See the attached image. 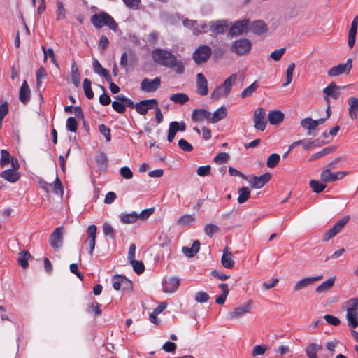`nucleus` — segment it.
<instances>
[{
  "label": "nucleus",
  "mask_w": 358,
  "mask_h": 358,
  "mask_svg": "<svg viewBox=\"0 0 358 358\" xmlns=\"http://www.w3.org/2000/svg\"><path fill=\"white\" fill-rule=\"evenodd\" d=\"M152 58L155 63L173 70L177 74L181 75L185 72L182 61L177 59L171 51L156 48L152 51Z\"/></svg>",
  "instance_id": "nucleus-1"
},
{
  "label": "nucleus",
  "mask_w": 358,
  "mask_h": 358,
  "mask_svg": "<svg viewBox=\"0 0 358 358\" xmlns=\"http://www.w3.org/2000/svg\"><path fill=\"white\" fill-rule=\"evenodd\" d=\"M91 23L96 28L101 29L103 26H108L111 30L116 31L118 24L115 20L106 12L101 11L94 14L91 17Z\"/></svg>",
  "instance_id": "nucleus-2"
},
{
  "label": "nucleus",
  "mask_w": 358,
  "mask_h": 358,
  "mask_svg": "<svg viewBox=\"0 0 358 358\" xmlns=\"http://www.w3.org/2000/svg\"><path fill=\"white\" fill-rule=\"evenodd\" d=\"M252 48V43L248 38H239L234 41L231 47L230 51L238 56H243L248 54Z\"/></svg>",
  "instance_id": "nucleus-3"
},
{
  "label": "nucleus",
  "mask_w": 358,
  "mask_h": 358,
  "mask_svg": "<svg viewBox=\"0 0 358 358\" xmlns=\"http://www.w3.org/2000/svg\"><path fill=\"white\" fill-rule=\"evenodd\" d=\"M213 51L210 46L201 45L192 54V59L196 64L200 65L207 62L212 55Z\"/></svg>",
  "instance_id": "nucleus-4"
},
{
  "label": "nucleus",
  "mask_w": 358,
  "mask_h": 358,
  "mask_svg": "<svg viewBox=\"0 0 358 358\" xmlns=\"http://www.w3.org/2000/svg\"><path fill=\"white\" fill-rule=\"evenodd\" d=\"M249 19L240 20L235 22L229 28L228 36L231 38L246 34L249 31Z\"/></svg>",
  "instance_id": "nucleus-5"
},
{
  "label": "nucleus",
  "mask_w": 358,
  "mask_h": 358,
  "mask_svg": "<svg viewBox=\"0 0 358 358\" xmlns=\"http://www.w3.org/2000/svg\"><path fill=\"white\" fill-rule=\"evenodd\" d=\"M350 307L347 309V320L349 327L356 328L358 326V299L354 298L350 300Z\"/></svg>",
  "instance_id": "nucleus-6"
},
{
  "label": "nucleus",
  "mask_w": 358,
  "mask_h": 358,
  "mask_svg": "<svg viewBox=\"0 0 358 358\" xmlns=\"http://www.w3.org/2000/svg\"><path fill=\"white\" fill-rule=\"evenodd\" d=\"M350 220V216L346 215L343 217L341 220L337 221L334 226L329 230H327L322 236V241L324 242L329 241L331 238L334 237L337 234H338L342 229L345 227V225Z\"/></svg>",
  "instance_id": "nucleus-7"
},
{
  "label": "nucleus",
  "mask_w": 358,
  "mask_h": 358,
  "mask_svg": "<svg viewBox=\"0 0 358 358\" xmlns=\"http://www.w3.org/2000/svg\"><path fill=\"white\" fill-rule=\"evenodd\" d=\"M64 229L63 227H57L49 237L50 245L55 250H58L63 245V236Z\"/></svg>",
  "instance_id": "nucleus-8"
},
{
  "label": "nucleus",
  "mask_w": 358,
  "mask_h": 358,
  "mask_svg": "<svg viewBox=\"0 0 358 358\" xmlns=\"http://www.w3.org/2000/svg\"><path fill=\"white\" fill-rule=\"evenodd\" d=\"M254 127L263 131L265 130L267 125V120L266 118V112L263 108H259L254 112L253 115Z\"/></svg>",
  "instance_id": "nucleus-9"
},
{
  "label": "nucleus",
  "mask_w": 358,
  "mask_h": 358,
  "mask_svg": "<svg viewBox=\"0 0 358 358\" xmlns=\"http://www.w3.org/2000/svg\"><path fill=\"white\" fill-rule=\"evenodd\" d=\"M330 169H325L321 172L320 179L324 182H331L342 179L348 174V171H338L331 173Z\"/></svg>",
  "instance_id": "nucleus-10"
},
{
  "label": "nucleus",
  "mask_w": 358,
  "mask_h": 358,
  "mask_svg": "<svg viewBox=\"0 0 358 358\" xmlns=\"http://www.w3.org/2000/svg\"><path fill=\"white\" fill-rule=\"evenodd\" d=\"M113 287L115 290H131L133 288L132 282L122 275L113 276Z\"/></svg>",
  "instance_id": "nucleus-11"
},
{
  "label": "nucleus",
  "mask_w": 358,
  "mask_h": 358,
  "mask_svg": "<svg viewBox=\"0 0 358 358\" xmlns=\"http://www.w3.org/2000/svg\"><path fill=\"white\" fill-rule=\"evenodd\" d=\"M157 106L158 101L155 99H144L136 103L135 109L138 114L145 115L148 110L157 108Z\"/></svg>",
  "instance_id": "nucleus-12"
},
{
  "label": "nucleus",
  "mask_w": 358,
  "mask_h": 358,
  "mask_svg": "<svg viewBox=\"0 0 358 358\" xmlns=\"http://www.w3.org/2000/svg\"><path fill=\"white\" fill-rule=\"evenodd\" d=\"M352 59H348L345 63L339 64L338 66L331 67L328 71L329 76H336L342 73L348 74L352 69Z\"/></svg>",
  "instance_id": "nucleus-13"
},
{
  "label": "nucleus",
  "mask_w": 358,
  "mask_h": 358,
  "mask_svg": "<svg viewBox=\"0 0 358 358\" xmlns=\"http://www.w3.org/2000/svg\"><path fill=\"white\" fill-rule=\"evenodd\" d=\"M20 167V164H17L16 167L12 166L11 169L4 170L0 173V177L9 182H16L20 178V173L17 171Z\"/></svg>",
  "instance_id": "nucleus-14"
},
{
  "label": "nucleus",
  "mask_w": 358,
  "mask_h": 358,
  "mask_svg": "<svg viewBox=\"0 0 358 358\" xmlns=\"http://www.w3.org/2000/svg\"><path fill=\"white\" fill-rule=\"evenodd\" d=\"M160 84L161 79L159 77H155L153 80L145 78L141 81V90L145 92H153L160 87Z\"/></svg>",
  "instance_id": "nucleus-15"
},
{
  "label": "nucleus",
  "mask_w": 358,
  "mask_h": 358,
  "mask_svg": "<svg viewBox=\"0 0 358 358\" xmlns=\"http://www.w3.org/2000/svg\"><path fill=\"white\" fill-rule=\"evenodd\" d=\"M180 285V279L177 277H165L162 281L163 291L165 293L175 292Z\"/></svg>",
  "instance_id": "nucleus-16"
},
{
  "label": "nucleus",
  "mask_w": 358,
  "mask_h": 358,
  "mask_svg": "<svg viewBox=\"0 0 358 358\" xmlns=\"http://www.w3.org/2000/svg\"><path fill=\"white\" fill-rule=\"evenodd\" d=\"M252 308V301L250 300L245 304L241 305L229 313L228 317L230 320L238 319L250 311Z\"/></svg>",
  "instance_id": "nucleus-17"
},
{
  "label": "nucleus",
  "mask_w": 358,
  "mask_h": 358,
  "mask_svg": "<svg viewBox=\"0 0 358 358\" xmlns=\"http://www.w3.org/2000/svg\"><path fill=\"white\" fill-rule=\"evenodd\" d=\"M340 88L341 87L337 86L334 82H331L323 90L324 100L327 103H330L329 96L332 97L334 99H337L338 98L340 95Z\"/></svg>",
  "instance_id": "nucleus-18"
},
{
  "label": "nucleus",
  "mask_w": 358,
  "mask_h": 358,
  "mask_svg": "<svg viewBox=\"0 0 358 358\" xmlns=\"http://www.w3.org/2000/svg\"><path fill=\"white\" fill-rule=\"evenodd\" d=\"M271 178L270 173L267 172L260 176H253L251 178L250 184L251 187L259 189L264 186Z\"/></svg>",
  "instance_id": "nucleus-19"
},
{
  "label": "nucleus",
  "mask_w": 358,
  "mask_h": 358,
  "mask_svg": "<svg viewBox=\"0 0 358 358\" xmlns=\"http://www.w3.org/2000/svg\"><path fill=\"white\" fill-rule=\"evenodd\" d=\"M249 30L256 35H262L268 31L267 24L262 20H254L250 22Z\"/></svg>",
  "instance_id": "nucleus-20"
},
{
  "label": "nucleus",
  "mask_w": 358,
  "mask_h": 358,
  "mask_svg": "<svg viewBox=\"0 0 358 358\" xmlns=\"http://www.w3.org/2000/svg\"><path fill=\"white\" fill-rule=\"evenodd\" d=\"M210 31L215 34H223L228 28L227 21L218 20L209 22Z\"/></svg>",
  "instance_id": "nucleus-21"
},
{
  "label": "nucleus",
  "mask_w": 358,
  "mask_h": 358,
  "mask_svg": "<svg viewBox=\"0 0 358 358\" xmlns=\"http://www.w3.org/2000/svg\"><path fill=\"white\" fill-rule=\"evenodd\" d=\"M1 155L0 166L2 168L8 166L9 163L11 164V166L15 167L17 164H20L17 159L12 156L7 150H1Z\"/></svg>",
  "instance_id": "nucleus-22"
},
{
  "label": "nucleus",
  "mask_w": 358,
  "mask_h": 358,
  "mask_svg": "<svg viewBox=\"0 0 358 358\" xmlns=\"http://www.w3.org/2000/svg\"><path fill=\"white\" fill-rule=\"evenodd\" d=\"M196 92L201 96L208 94V81L202 73L196 75Z\"/></svg>",
  "instance_id": "nucleus-23"
},
{
  "label": "nucleus",
  "mask_w": 358,
  "mask_h": 358,
  "mask_svg": "<svg viewBox=\"0 0 358 358\" xmlns=\"http://www.w3.org/2000/svg\"><path fill=\"white\" fill-rule=\"evenodd\" d=\"M211 113L204 108H196L192 111V119L196 122H203L204 120L210 121Z\"/></svg>",
  "instance_id": "nucleus-24"
},
{
  "label": "nucleus",
  "mask_w": 358,
  "mask_h": 358,
  "mask_svg": "<svg viewBox=\"0 0 358 358\" xmlns=\"http://www.w3.org/2000/svg\"><path fill=\"white\" fill-rule=\"evenodd\" d=\"M322 275L304 278L296 282L294 287V290L295 292H298L302 289L303 288L306 287L308 285L313 284L314 282L320 280L321 279H322Z\"/></svg>",
  "instance_id": "nucleus-25"
},
{
  "label": "nucleus",
  "mask_w": 358,
  "mask_h": 358,
  "mask_svg": "<svg viewBox=\"0 0 358 358\" xmlns=\"http://www.w3.org/2000/svg\"><path fill=\"white\" fill-rule=\"evenodd\" d=\"M88 243H89V254L92 257L93 255V251L96 244V227L94 224H91L87 228Z\"/></svg>",
  "instance_id": "nucleus-26"
},
{
  "label": "nucleus",
  "mask_w": 358,
  "mask_h": 358,
  "mask_svg": "<svg viewBox=\"0 0 358 358\" xmlns=\"http://www.w3.org/2000/svg\"><path fill=\"white\" fill-rule=\"evenodd\" d=\"M358 27V16H355L351 23L350 29L348 34V46L352 48L356 40V34Z\"/></svg>",
  "instance_id": "nucleus-27"
},
{
  "label": "nucleus",
  "mask_w": 358,
  "mask_h": 358,
  "mask_svg": "<svg viewBox=\"0 0 358 358\" xmlns=\"http://www.w3.org/2000/svg\"><path fill=\"white\" fill-rule=\"evenodd\" d=\"M31 96V90L26 80H24L19 92V99L23 104H27Z\"/></svg>",
  "instance_id": "nucleus-28"
},
{
  "label": "nucleus",
  "mask_w": 358,
  "mask_h": 358,
  "mask_svg": "<svg viewBox=\"0 0 358 358\" xmlns=\"http://www.w3.org/2000/svg\"><path fill=\"white\" fill-rule=\"evenodd\" d=\"M232 254L228 247L223 250V254L221 258V263L226 268H232L234 265V261L231 258Z\"/></svg>",
  "instance_id": "nucleus-29"
},
{
  "label": "nucleus",
  "mask_w": 358,
  "mask_h": 358,
  "mask_svg": "<svg viewBox=\"0 0 358 358\" xmlns=\"http://www.w3.org/2000/svg\"><path fill=\"white\" fill-rule=\"evenodd\" d=\"M285 115L280 110H271L268 113V119L271 124L278 125L283 121Z\"/></svg>",
  "instance_id": "nucleus-30"
},
{
  "label": "nucleus",
  "mask_w": 358,
  "mask_h": 358,
  "mask_svg": "<svg viewBox=\"0 0 358 358\" xmlns=\"http://www.w3.org/2000/svg\"><path fill=\"white\" fill-rule=\"evenodd\" d=\"M348 113L349 116L352 120H356L357 118L358 113V98L351 96L348 99Z\"/></svg>",
  "instance_id": "nucleus-31"
},
{
  "label": "nucleus",
  "mask_w": 358,
  "mask_h": 358,
  "mask_svg": "<svg viewBox=\"0 0 358 358\" xmlns=\"http://www.w3.org/2000/svg\"><path fill=\"white\" fill-rule=\"evenodd\" d=\"M322 349V346L315 343H309L306 349L305 352L308 358H318L317 352Z\"/></svg>",
  "instance_id": "nucleus-32"
},
{
  "label": "nucleus",
  "mask_w": 358,
  "mask_h": 358,
  "mask_svg": "<svg viewBox=\"0 0 358 358\" xmlns=\"http://www.w3.org/2000/svg\"><path fill=\"white\" fill-rule=\"evenodd\" d=\"M200 248V241L199 240L194 241L191 248L182 247V251L184 255L188 257H194L199 252Z\"/></svg>",
  "instance_id": "nucleus-33"
},
{
  "label": "nucleus",
  "mask_w": 358,
  "mask_h": 358,
  "mask_svg": "<svg viewBox=\"0 0 358 358\" xmlns=\"http://www.w3.org/2000/svg\"><path fill=\"white\" fill-rule=\"evenodd\" d=\"M237 78L236 73H232L229 78H227L223 83L222 88L224 90V96H227L229 94L232 85Z\"/></svg>",
  "instance_id": "nucleus-34"
},
{
  "label": "nucleus",
  "mask_w": 358,
  "mask_h": 358,
  "mask_svg": "<svg viewBox=\"0 0 358 358\" xmlns=\"http://www.w3.org/2000/svg\"><path fill=\"white\" fill-rule=\"evenodd\" d=\"M227 115V108L224 106H222L217 109L210 116V122L217 123L221 120L225 118Z\"/></svg>",
  "instance_id": "nucleus-35"
},
{
  "label": "nucleus",
  "mask_w": 358,
  "mask_h": 358,
  "mask_svg": "<svg viewBox=\"0 0 358 358\" xmlns=\"http://www.w3.org/2000/svg\"><path fill=\"white\" fill-rule=\"evenodd\" d=\"M335 283V277H331L324 282H323L321 285L317 286L315 289L316 292L317 293H323L329 291Z\"/></svg>",
  "instance_id": "nucleus-36"
},
{
  "label": "nucleus",
  "mask_w": 358,
  "mask_h": 358,
  "mask_svg": "<svg viewBox=\"0 0 358 358\" xmlns=\"http://www.w3.org/2000/svg\"><path fill=\"white\" fill-rule=\"evenodd\" d=\"M259 86V84L258 81H254L250 86L243 90L241 93L240 96L243 99L250 97L252 94L256 92Z\"/></svg>",
  "instance_id": "nucleus-37"
},
{
  "label": "nucleus",
  "mask_w": 358,
  "mask_h": 358,
  "mask_svg": "<svg viewBox=\"0 0 358 358\" xmlns=\"http://www.w3.org/2000/svg\"><path fill=\"white\" fill-rule=\"evenodd\" d=\"M31 257L29 252L27 250L22 251L19 253L18 264L24 269L27 268L29 266L28 260Z\"/></svg>",
  "instance_id": "nucleus-38"
},
{
  "label": "nucleus",
  "mask_w": 358,
  "mask_h": 358,
  "mask_svg": "<svg viewBox=\"0 0 358 358\" xmlns=\"http://www.w3.org/2000/svg\"><path fill=\"white\" fill-rule=\"evenodd\" d=\"M120 221L124 224L134 223L138 219V214L136 212H131L130 213H121L120 215Z\"/></svg>",
  "instance_id": "nucleus-39"
},
{
  "label": "nucleus",
  "mask_w": 358,
  "mask_h": 358,
  "mask_svg": "<svg viewBox=\"0 0 358 358\" xmlns=\"http://www.w3.org/2000/svg\"><path fill=\"white\" fill-rule=\"evenodd\" d=\"M169 99L175 103L183 105L189 101V98L188 95L185 93H176L171 94Z\"/></svg>",
  "instance_id": "nucleus-40"
},
{
  "label": "nucleus",
  "mask_w": 358,
  "mask_h": 358,
  "mask_svg": "<svg viewBox=\"0 0 358 358\" xmlns=\"http://www.w3.org/2000/svg\"><path fill=\"white\" fill-rule=\"evenodd\" d=\"M250 196V190L248 187H243L238 189V202L243 203L248 201Z\"/></svg>",
  "instance_id": "nucleus-41"
},
{
  "label": "nucleus",
  "mask_w": 358,
  "mask_h": 358,
  "mask_svg": "<svg viewBox=\"0 0 358 358\" xmlns=\"http://www.w3.org/2000/svg\"><path fill=\"white\" fill-rule=\"evenodd\" d=\"M301 126L308 131L309 135H314L313 130L315 128L313 120L311 117H306L301 121Z\"/></svg>",
  "instance_id": "nucleus-42"
},
{
  "label": "nucleus",
  "mask_w": 358,
  "mask_h": 358,
  "mask_svg": "<svg viewBox=\"0 0 358 358\" xmlns=\"http://www.w3.org/2000/svg\"><path fill=\"white\" fill-rule=\"evenodd\" d=\"M309 185L315 193L319 194L324 190L327 185L322 183L316 180H311Z\"/></svg>",
  "instance_id": "nucleus-43"
},
{
  "label": "nucleus",
  "mask_w": 358,
  "mask_h": 358,
  "mask_svg": "<svg viewBox=\"0 0 358 358\" xmlns=\"http://www.w3.org/2000/svg\"><path fill=\"white\" fill-rule=\"evenodd\" d=\"M92 83L91 80L88 78H85L83 80V90L86 97L88 99H92L94 98V92L92 91L91 87Z\"/></svg>",
  "instance_id": "nucleus-44"
},
{
  "label": "nucleus",
  "mask_w": 358,
  "mask_h": 358,
  "mask_svg": "<svg viewBox=\"0 0 358 358\" xmlns=\"http://www.w3.org/2000/svg\"><path fill=\"white\" fill-rule=\"evenodd\" d=\"M195 220L194 215H183L180 216L178 220L177 224L180 226H185L194 222Z\"/></svg>",
  "instance_id": "nucleus-45"
},
{
  "label": "nucleus",
  "mask_w": 358,
  "mask_h": 358,
  "mask_svg": "<svg viewBox=\"0 0 358 358\" xmlns=\"http://www.w3.org/2000/svg\"><path fill=\"white\" fill-rule=\"evenodd\" d=\"M115 99L122 103H124V104L125 105V108L129 107L130 108H134L136 107V104H134V101L131 99L125 96L122 94L116 95L115 96Z\"/></svg>",
  "instance_id": "nucleus-46"
},
{
  "label": "nucleus",
  "mask_w": 358,
  "mask_h": 358,
  "mask_svg": "<svg viewBox=\"0 0 358 358\" xmlns=\"http://www.w3.org/2000/svg\"><path fill=\"white\" fill-rule=\"evenodd\" d=\"M78 123L75 117H70L66 120V129L71 132L76 133L78 130Z\"/></svg>",
  "instance_id": "nucleus-47"
},
{
  "label": "nucleus",
  "mask_w": 358,
  "mask_h": 358,
  "mask_svg": "<svg viewBox=\"0 0 358 358\" xmlns=\"http://www.w3.org/2000/svg\"><path fill=\"white\" fill-rule=\"evenodd\" d=\"M103 231L106 236L113 240L115 238V231L110 224L106 222L103 224Z\"/></svg>",
  "instance_id": "nucleus-48"
},
{
  "label": "nucleus",
  "mask_w": 358,
  "mask_h": 358,
  "mask_svg": "<svg viewBox=\"0 0 358 358\" xmlns=\"http://www.w3.org/2000/svg\"><path fill=\"white\" fill-rule=\"evenodd\" d=\"M129 262L131 264L134 271L137 274H138V275L141 274L145 271V266H144L143 262L133 259V260L130 261Z\"/></svg>",
  "instance_id": "nucleus-49"
},
{
  "label": "nucleus",
  "mask_w": 358,
  "mask_h": 358,
  "mask_svg": "<svg viewBox=\"0 0 358 358\" xmlns=\"http://www.w3.org/2000/svg\"><path fill=\"white\" fill-rule=\"evenodd\" d=\"M280 155L277 153H273L271 154L267 159L266 165L269 168H274L275 167L279 161H280Z\"/></svg>",
  "instance_id": "nucleus-50"
},
{
  "label": "nucleus",
  "mask_w": 358,
  "mask_h": 358,
  "mask_svg": "<svg viewBox=\"0 0 358 358\" xmlns=\"http://www.w3.org/2000/svg\"><path fill=\"white\" fill-rule=\"evenodd\" d=\"M294 69L295 64L294 62H292L288 65L286 71V82L283 84V86H287L292 82Z\"/></svg>",
  "instance_id": "nucleus-51"
},
{
  "label": "nucleus",
  "mask_w": 358,
  "mask_h": 358,
  "mask_svg": "<svg viewBox=\"0 0 358 358\" xmlns=\"http://www.w3.org/2000/svg\"><path fill=\"white\" fill-rule=\"evenodd\" d=\"M95 161L99 167H106L108 162L106 155L103 152L96 156Z\"/></svg>",
  "instance_id": "nucleus-52"
},
{
  "label": "nucleus",
  "mask_w": 358,
  "mask_h": 358,
  "mask_svg": "<svg viewBox=\"0 0 358 358\" xmlns=\"http://www.w3.org/2000/svg\"><path fill=\"white\" fill-rule=\"evenodd\" d=\"M57 20H63L66 18V10L63 3L60 1H57Z\"/></svg>",
  "instance_id": "nucleus-53"
},
{
  "label": "nucleus",
  "mask_w": 358,
  "mask_h": 358,
  "mask_svg": "<svg viewBox=\"0 0 358 358\" xmlns=\"http://www.w3.org/2000/svg\"><path fill=\"white\" fill-rule=\"evenodd\" d=\"M333 150H334L333 147H326V148H323L322 150L313 154L310 157V161L316 160V159H319L320 157L330 153Z\"/></svg>",
  "instance_id": "nucleus-54"
},
{
  "label": "nucleus",
  "mask_w": 358,
  "mask_h": 358,
  "mask_svg": "<svg viewBox=\"0 0 358 358\" xmlns=\"http://www.w3.org/2000/svg\"><path fill=\"white\" fill-rule=\"evenodd\" d=\"M41 48L44 54V61H46L48 57H49L51 59L52 63L57 66L53 50L52 48L46 49L44 45H42Z\"/></svg>",
  "instance_id": "nucleus-55"
},
{
  "label": "nucleus",
  "mask_w": 358,
  "mask_h": 358,
  "mask_svg": "<svg viewBox=\"0 0 358 358\" xmlns=\"http://www.w3.org/2000/svg\"><path fill=\"white\" fill-rule=\"evenodd\" d=\"M220 231V228L213 224H207L204 227L205 234L209 237H212L215 233Z\"/></svg>",
  "instance_id": "nucleus-56"
},
{
  "label": "nucleus",
  "mask_w": 358,
  "mask_h": 358,
  "mask_svg": "<svg viewBox=\"0 0 358 358\" xmlns=\"http://www.w3.org/2000/svg\"><path fill=\"white\" fill-rule=\"evenodd\" d=\"M99 132L104 136L106 141L110 142L111 141L110 129L104 124H101L99 126Z\"/></svg>",
  "instance_id": "nucleus-57"
},
{
  "label": "nucleus",
  "mask_w": 358,
  "mask_h": 358,
  "mask_svg": "<svg viewBox=\"0 0 358 358\" xmlns=\"http://www.w3.org/2000/svg\"><path fill=\"white\" fill-rule=\"evenodd\" d=\"M50 186H52V190L55 194H57L60 193L61 194H63V185L62 184V182L60 181L59 178L57 177L53 182V184H50Z\"/></svg>",
  "instance_id": "nucleus-58"
},
{
  "label": "nucleus",
  "mask_w": 358,
  "mask_h": 358,
  "mask_svg": "<svg viewBox=\"0 0 358 358\" xmlns=\"http://www.w3.org/2000/svg\"><path fill=\"white\" fill-rule=\"evenodd\" d=\"M179 148L184 152H191L193 150V146L185 139L181 138L178 141Z\"/></svg>",
  "instance_id": "nucleus-59"
},
{
  "label": "nucleus",
  "mask_w": 358,
  "mask_h": 358,
  "mask_svg": "<svg viewBox=\"0 0 358 358\" xmlns=\"http://www.w3.org/2000/svg\"><path fill=\"white\" fill-rule=\"evenodd\" d=\"M209 295L205 292H198L195 294L194 299L198 303H206L209 299Z\"/></svg>",
  "instance_id": "nucleus-60"
},
{
  "label": "nucleus",
  "mask_w": 358,
  "mask_h": 358,
  "mask_svg": "<svg viewBox=\"0 0 358 358\" xmlns=\"http://www.w3.org/2000/svg\"><path fill=\"white\" fill-rule=\"evenodd\" d=\"M112 107L115 111L120 114H123L126 111L125 105L124 103H122L116 99L112 102Z\"/></svg>",
  "instance_id": "nucleus-61"
},
{
  "label": "nucleus",
  "mask_w": 358,
  "mask_h": 358,
  "mask_svg": "<svg viewBox=\"0 0 358 358\" xmlns=\"http://www.w3.org/2000/svg\"><path fill=\"white\" fill-rule=\"evenodd\" d=\"M92 66H93L94 72L95 73H96V74L103 76L104 74V72H107L108 71L107 69H104L101 66V64H100V62L97 59H94L93 61Z\"/></svg>",
  "instance_id": "nucleus-62"
},
{
  "label": "nucleus",
  "mask_w": 358,
  "mask_h": 358,
  "mask_svg": "<svg viewBox=\"0 0 358 358\" xmlns=\"http://www.w3.org/2000/svg\"><path fill=\"white\" fill-rule=\"evenodd\" d=\"M286 51L285 48H281L278 50H275V51L272 52L270 54V57L274 61H279L282 58V55L285 54Z\"/></svg>",
  "instance_id": "nucleus-63"
},
{
  "label": "nucleus",
  "mask_w": 358,
  "mask_h": 358,
  "mask_svg": "<svg viewBox=\"0 0 358 358\" xmlns=\"http://www.w3.org/2000/svg\"><path fill=\"white\" fill-rule=\"evenodd\" d=\"M229 159V154L226 152H220L214 157V162L218 164H221L227 162Z\"/></svg>",
  "instance_id": "nucleus-64"
}]
</instances>
